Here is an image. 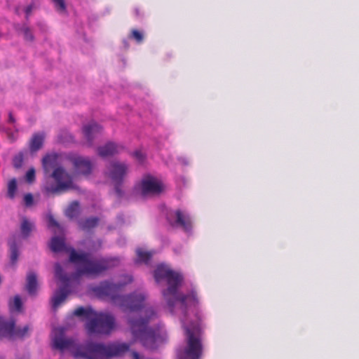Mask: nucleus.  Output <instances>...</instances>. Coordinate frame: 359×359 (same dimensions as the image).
<instances>
[{
	"mask_svg": "<svg viewBox=\"0 0 359 359\" xmlns=\"http://www.w3.org/2000/svg\"><path fill=\"white\" fill-rule=\"evenodd\" d=\"M154 278L158 283L163 280H166L168 283V287L163 290L162 294L171 314H175V309L177 307L182 315L181 322L184 318L187 321L201 318L196 291L192 289L189 294L179 291L184 280L181 273L169 269L164 264H160L154 271Z\"/></svg>",
	"mask_w": 359,
	"mask_h": 359,
	"instance_id": "f257e3e1",
	"label": "nucleus"
},
{
	"mask_svg": "<svg viewBox=\"0 0 359 359\" xmlns=\"http://www.w3.org/2000/svg\"><path fill=\"white\" fill-rule=\"evenodd\" d=\"M50 248L53 252H69V262L77 265L76 273L79 276L97 277L120 264V259L118 257L91 259L89 253L78 252L74 248L67 247L65 239L60 236H53L51 238Z\"/></svg>",
	"mask_w": 359,
	"mask_h": 359,
	"instance_id": "f03ea898",
	"label": "nucleus"
},
{
	"mask_svg": "<svg viewBox=\"0 0 359 359\" xmlns=\"http://www.w3.org/2000/svg\"><path fill=\"white\" fill-rule=\"evenodd\" d=\"M156 318H157L156 310L153 307H147L144 310V317L128 319V324L133 337L139 340L144 347L149 350L156 349L159 343L163 340L159 330L148 326L150 320Z\"/></svg>",
	"mask_w": 359,
	"mask_h": 359,
	"instance_id": "7ed1b4c3",
	"label": "nucleus"
},
{
	"mask_svg": "<svg viewBox=\"0 0 359 359\" xmlns=\"http://www.w3.org/2000/svg\"><path fill=\"white\" fill-rule=\"evenodd\" d=\"M58 158V154L53 152L47 154L42 158V166L46 172L49 171V169L54 168L50 177L54 179L55 183L46 182L44 185V191L47 194H57L69 189H78V186L73 182L72 179L67 173L65 168L62 166L57 167Z\"/></svg>",
	"mask_w": 359,
	"mask_h": 359,
	"instance_id": "20e7f679",
	"label": "nucleus"
},
{
	"mask_svg": "<svg viewBox=\"0 0 359 359\" xmlns=\"http://www.w3.org/2000/svg\"><path fill=\"white\" fill-rule=\"evenodd\" d=\"M201 318L198 320L191 319L182 320V326L184 331L185 346L179 347L176 351L177 359H199L202 355V328Z\"/></svg>",
	"mask_w": 359,
	"mask_h": 359,
	"instance_id": "39448f33",
	"label": "nucleus"
},
{
	"mask_svg": "<svg viewBox=\"0 0 359 359\" xmlns=\"http://www.w3.org/2000/svg\"><path fill=\"white\" fill-rule=\"evenodd\" d=\"M129 348L126 343L104 344L88 341L78 348L77 354L88 359L110 358L123 355Z\"/></svg>",
	"mask_w": 359,
	"mask_h": 359,
	"instance_id": "423d86ee",
	"label": "nucleus"
},
{
	"mask_svg": "<svg viewBox=\"0 0 359 359\" xmlns=\"http://www.w3.org/2000/svg\"><path fill=\"white\" fill-rule=\"evenodd\" d=\"M108 175L114 184V190L119 202L129 201L131 196L122 189L124 177L127 175L128 166L126 163L112 161L108 168Z\"/></svg>",
	"mask_w": 359,
	"mask_h": 359,
	"instance_id": "0eeeda50",
	"label": "nucleus"
},
{
	"mask_svg": "<svg viewBox=\"0 0 359 359\" xmlns=\"http://www.w3.org/2000/svg\"><path fill=\"white\" fill-rule=\"evenodd\" d=\"M163 190V183L156 177L147 174L144 175L142 180L136 183L133 189L134 196H147L149 195H158Z\"/></svg>",
	"mask_w": 359,
	"mask_h": 359,
	"instance_id": "6e6552de",
	"label": "nucleus"
},
{
	"mask_svg": "<svg viewBox=\"0 0 359 359\" xmlns=\"http://www.w3.org/2000/svg\"><path fill=\"white\" fill-rule=\"evenodd\" d=\"M114 325V317L111 314L103 313H97L96 316L86 324L90 334H109Z\"/></svg>",
	"mask_w": 359,
	"mask_h": 359,
	"instance_id": "1a4fd4ad",
	"label": "nucleus"
},
{
	"mask_svg": "<svg viewBox=\"0 0 359 359\" xmlns=\"http://www.w3.org/2000/svg\"><path fill=\"white\" fill-rule=\"evenodd\" d=\"M165 219L172 228H180L184 231L189 233L192 229V220L186 212L180 209L171 210L167 209L165 212Z\"/></svg>",
	"mask_w": 359,
	"mask_h": 359,
	"instance_id": "9d476101",
	"label": "nucleus"
},
{
	"mask_svg": "<svg viewBox=\"0 0 359 359\" xmlns=\"http://www.w3.org/2000/svg\"><path fill=\"white\" fill-rule=\"evenodd\" d=\"M121 306L131 312L139 311L144 307L146 294L143 292H133L119 297Z\"/></svg>",
	"mask_w": 359,
	"mask_h": 359,
	"instance_id": "9b49d317",
	"label": "nucleus"
},
{
	"mask_svg": "<svg viewBox=\"0 0 359 359\" xmlns=\"http://www.w3.org/2000/svg\"><path fill=\"white\" fill-rule=\"evenodd\" d=\"M73 164L75 170L80 175L88 176L93 172V163L88 158L78 155H72L68 157Z\"/></svg>",
	"mask_w": 359,
	"mask_h": 359,
	"instance_id": "f8f14e48",
	"label": "nucleus"
},
{
	"mask_svg": "<svg viewBox=\"0 0 359 359\" xmlns=\"http://www.w3.org/2000/svg\"><path fill=\"white\" fill-rule=\"evenodd\" d=\"M122 285L114 283L109 280L102 281L99 285L93 288V292L99 297H109L116 298L117 292Z\"/></svg>",
	"mask_w": 359,
	"mask_h": 359,
	"instance_id": "ddd939ff",
	"label": "nucleus"
},
{
	"mask_svg": "<svg viewBox=\"0 0 359 359\" xmlns=\"http://www.w3.org/2000/svg\"><path fill=\"white\" fill-rule=\"evenodd\" d=\"M9 252L10 264L15 266L20 254L22 242L17 235L13 234L7 241Z\"/></svg>",
	"mask_w": 359,
	"mask_h": 359,
	"instance_id": "4468645a",
	"label": "nucleus"
},
{
	"mask_svg": "<svg viewBox=\"0 0 359 359\" xmlns=\"http://www.w3.org/2000/svg\"><path fill=\"white\" fill-rule=\"evenodd\" d=\"M102 130V126L95 121H91L83 126L82 132L88 146L93 145L95 138L101 133Z\"/></svg>",
	"mask_w": 359,
	"mask_h": 359,
	"instance_id": "2eb2a0df",
	"label": "nucleus"
},
{
	"mask_svg": "<svg viewBox=\"0 0 359 359\" xmlns=\"http://www.w3.org/2000/svg\"><path fill=\"white\" fill-rule=\"evenodd\" d=\"M15 320L13 318L6 320L0 316V338H12L14 337Z\"/></svg>",
	"mask_w": 359,
	"mask_h": 359,
	"instance_id": "dca6fc26",
	"label": "nucleus"
},
{
	"mask_svg": "<svg viewBox=\"0 0 359 359\" xmlns=\"http://www.w3.org/2000/svg\"><path fill=\"white\" fill-rule=\"evenodd\" d=\"M53 346L55 349L62 351L68 350L74 347V341L72 339H66L64 337L63 332H60L58 335H55L53 340Z\"/></svg>",
	"mask_w": 359,
	"mask_h": 359,
	"instance_id": "f3484780",
	"label": "nucleus"
},
{
	"mask_svg": "<svg viewBox=\"0 0 359 359\" xmlns=\"http://www.w3.org/2000/svg\"><path fill=\"white\" fill-rule=\"evenodd\" d=\"M123 147L113 142H108L104 145L97 147V154L102 158L112 156L119 152V149Z\"/></svg>",
	"mask_w": 359,
	"mask_h": 359,
	"instance_id": "a211bd4d",
	"label": "nucleus"
},
{
	"mask_svg": "<svg viewBox=\"0 0 359 359\" xmlns=\"http://www.w3.org/2000/svg\"><path fill=\"white\" fill-rule=\"evenodd\" d=\"M69 286L63 285L56 290L51 298V304L53 309H56L67 297L69 290Z\"/></svg>",
	"mask_w": 359,
	"mask_h": 359,
	"instance_id": "6ab92c4d",
	"label": "nucleus"
},
{
	"mask_svg": "<svg viewBox=\"0 0 359 359\" xmlns=\"http://www.w3.org/2000/svg\"><path fill=\"white\" fill-rule=\"evenodd\" d=\"M34 229V223L29 220L26 217H22L20 225V237L25 240L27 239L30 237L32 232Z\"/></svg>",
	"mask_w": 359,
	"mask_h": 359,
	"instance_id": "aec40b11",
	"label": "nucleus"
},
{
	"mask_svg": "<svg viewBox=\"0 0 359 359\" xmlns=\"http://www.w3.org/2000/svg\"><path fill=\"white\" fill-rule=\"evenodd\" d=\"M45 135L43 133H34L29 141V150L32 154L38 151L43 144Z\"/></svg>",
	"mask_w": 359,
	"mask_h": 359,
	"instance_id": "412c9836",
	"label": "nucleus"
},
{
	"mask_svg": "<svg viewBox=\"0 0 359 359\" xmlns=\"http://www.w3.org/2000/svg\"><path fill=\"white\" fill-rule=\"evenodd\" d=\"M97 312L91 307L80 306L74 311V314L80 318H85L88 322L96 316Z\"/></svg>",
	"mask_w": 359,
	"mask_h": 359,
	"instance_id": "4be33fe9",
	"label": "nucleus"
},
{
	"mask_svg": "<svg viewBox=\"0 0 359 359\" xmlns=\"http://www.w3.org/2000/svg\"><path fill=\"white\" fill-rule=\"evenodd\" d=\"M38 281L36 274L34 272H29L27 276L26 289L29 294L34 295L36 293Z\"/></svg>",
	"mask_w": 359,
	"mask_h": 359,
	"instance_id": "5701e85b",
	"label": "nucleus"
},
{
	"mask_svg": "<svg viewBox=\"0 0 359 359\" xmlns=\"http://www.w3.org/2000/svg\"><path fill=\"white\" fill-rule=\"evenodd\" d=\"M54 269L55 278L61 283H62L64 285L69 286L70 278L64 271L61 264L58 262H56L55 264Z\"/></svg>",
	"mask_w": 359,
	"mask_h": 359,
	"instance_id": "b1692460",
	"label": "nucleus"
},
{
	"mask_svg": "<svg viewBox=\"0 0 359 359\" xmlns=\"http://www.w3.org/2000/svg\"><path fill=\"white\" fill-rule=\"evenodd\" d=\"M99 218L97 217H90L79 222V227L83 231H88L96 227L99 224Z\"/></svg>",
	"mask_w": 359,
	"mask_h": 359,
	"instance_id": "393cba45",
	"label": "nucleus"
},
{
	"mask_svg": "<svg viewBox=\"0 0 359 359\" xmlns=\"http://www.w3.org/2000/svg\"><path fill=\"white\" fill-rule=\"evenodd\" d=\"M137 259L136 260V263H144L148 265L151 259L152 253L150 252H144L141 249H137Z\"/></svg>",
	"mask_w": 359,
	"mask_h": 359,
	"instance_id": "a878e982",
	"label": "nucleus"
},
{
	"mask_svg": "<svg viewBox=\"0 0 359 359\" xmlns=\"http://www.w3.org/2000/svg\"><path fill=\"white\" fill-rule=\"evenodd\" d=\"M79 212V203L76 201H73L66 210V216L73 219L76 217Z\"/></svg>",
	"mask_w": 359,
	"mask_h": 359,
	"instance_id": "bb28decb",
	"label": "nucleus"
},
{
	"mask_svg": "<svg viewBox=\"0 0 359 359\" xmlns=\"http://www.w3.org/2000/svg\"><path fill=\"white\" fill-rule=\"evenodd\" d=\"M18 30L23 34L24 39L28 41H33L34 40V36L33 35L30 28L24 23L18 28Z\"/></svg>",
	"mask_w": 359,
	"mask_h": 359,
	"instance_id": "cd10ccee",
	"label": "nucleus"
},
{
	"mask_svg": "<svg viewBox=\"0 0 359 359\" xmlns=\"http://www.w3.org/2000/svg\"><path fill=\"white\" fill-rule=\"evenodd\" d=\"M27 151H21L15 155L13 158V165L15 169L22 168L24 162V156Z\"/></svg>",
	"mask_w": 359,
	"mask_h": 359,
	"instance_id": "c85d7f7f",
	"label": "nucleus"
},
{
	"mask_svg": "<svg viewBox=\"0 0 359 359\" xmlns=\"http://www.w3.org/2000/svg\"><path fill=\"white\" fill-rule=\"evenodd\" d=\"M18 189L17 180L15 178H13L8 183V197L11 199H13L15 198L16 191Z\"/></svg>",
	"mask_w": 359,
	"mask_h": 359,
	"instance_id": "c756f323",
	"label": "nucleus"
},
{
	"mask_svg": "<svg viewBox=\"0 0 359 359\" xmlns=\"http://www.w3.org/2000/svg\"><path fill=\"white\" fill-rule=\"evenodd\" d=\"M29 325H25L23 327H15V332H14V337H17L18 338L22 339L25 337L26 336H28V332L29 331Z\"/></svg>",
	"mask_w": 359,
	"mask_h": 359,
	"instance_id": "7c9ffc66",
	"label": "nucleus"
},
{
	"mask_svg": "<svg viewBox=\"0 0 359 359\" xmlns=\"http://www.w3.org/2000/svg\"><path fill=\"white\" fill-rule=\"evenodd\" d=\"M11 309L15 310L16 311H20L22 308V302L19 295H15L13 298V305H10Z\"/></svg>",
	"mask_w": 359,
	"mask_h": 359,
	"instance_id": "2f4dec72",
	"label": "nucleus"
},
{
	"mask_svg": "<svg viewBox=\"0 0 359 359\" xmlns=\"http://www.w3.org/2000/svg\"><path fill=\"white\" fill-rule=\"evenodd\" d=\"M48 228H57L60 229V224L55 219L54 217L52 215H48Z\"/></svg>",
	"mask_w": 359,
	"mask_h": 359,
	"instance_id": "473e14b6",
	"label": "nucleus"
},
{
	"mask_svg": "<svg viewBox=\"0 0 359 359\" xmlns=\"http://www.w3.org/2000/svg\"><path fill=\"white\" fill-rule=\"evenodd\" d=\"M35 180V170L34 168H32L30 169H29L27 170V172H26V180L29 182V183H32Z\"/></svg>",
	"mask_w": 359,
	"mask_h": 359,
	"instance_id": "72a5a7b5",
	"label": "nucleus"
},
{
	"mask_svg": "<svg viewBox=\"0 0 359 359\" xmlns=\"http://www.w3.org/2000/svg\"><path fill=\"white\" fill-rule=\"evenodd\" d=\"M23 201L27 207H30L34 203V198L32 194L28 193L24 196Z\"/></svg>",
	"mask_w": 359,
	"mask_h": 359,
	"instance_id": "f704fd0d",
	"label": "nucleus"
},
{
	"mask_svg": "<svg viewBox=\"0 0 359 359\" xmlns=\"http://www.w3.org/2000/svg\"><path fill=\"white\" fill-rule=\"evenodd\" d=\"M133 157L137 160L140 163H142L145 160V155L139 150H136L133 154Z\"/></svg>",
	"mask_w": 359,
	"mask_h": 359,
	"instance_id": "c9c22d12",
	"label": "nucleus"
},
{
	"mask_svg": "<svg viewBox=\"0 0 359 359\" xmlns=\"http://www.w3.org/2000/svg\"><path fill=\"white\" fill-rule=\"evenodd\" d=\"M132 36L138 42L140 43L143 40V35L139 31L134 29L132 32Z\"/></svg>",
	"mask_w": 359,
	"mask_h": 359,
	"instance_id": "e433bc0d",
	"label": "nucleus"
},
{
	"mask_svg": "<svg viewBox=\"0 0 359 359\" xmlns=\"http://www.w3.org/2000/svg\"><path fill=\"white\" fill-rule=\"evenodd\" d=\"M55 3V6L58 8L59 10L63 11L66 9V5L65 3V0H53Z\"/></svg>",
	"mask_w": 359,
	"mask_h": 359,
	"instance_id": "4c0bfd02",
	"label": "nucleus"
},
{
	"mask_svg": "<svg viewBox=\"0 0 359 359\" xmlns=\"http://www.w3.org/2000/svg\"><path fill=\"white\" fill-rule=\"evenodd\" d=\"M34 7V4H31L29 5H28L25 9V14H26V19L28 20L29 18V15L30 14V13L32 12V11L33 10Z\"/></svg>",
	"mask_w": 359,
	"mask_h": 359,
	"instance_id": "58836bf2",
	"label": "nucleus"
},
{
	"mask_svg": "<svg viewBox=\"0 0 359 359\" xmlns=\"http://www.w3.org/2000/svg\"><path fill=\"white\" fill-rule=\"evenodd\" d=\"M177 160L179 162H180L181 163H182L184 165H187L189 164L188 160L185 157H183V156L178 157Z\"/></svg>",
	"mask_w": 359,
	"mask_h": 359,
	"instance_id": "ea45409f",
	"label": "nucleus"
},
{
	"mask_svg": "<svg viewBox=\"0 0 359 359\" xmlns=\"http://www.w3.org/2000/svg\"><path fill=\"white\" fill-rule=\"evenodd\" d=\"M8 122L11 123H14L15 122V119L11 112H9L8 114Z\"/></svg>",
	"mask_w": 359,
	"mask_h": 359,
	"instance_id": "a19ab883",
	"label": "nucleus"
},
{
	"mask_svg": "<svg viewBox=\"0 0 359 359\" xmlns=\"http://www.w3.org/2000/svg\"><path fill=\"white\" fill-rule=\"evenodd\" d=\"M133 356H134V359H142L140 357V355L138 354V353H137V352L133 353Z\"/></svg>",
	"mask_w": 359,
	"mask_h": 359,
	"instance_id": "79ce46f5",
	"label": "nucleus"
},
{
	"mask_svg": "<svg viewBox=\"0 0 359 359\" xmlns=\"http://www.w3.org/2000/svg\"><path fill=\"white\" fill-rule=\"evenodd\" d=\"M123 43L126 48H128L129 46V44L126 40H123Z\"/></svg>",
	"mask_w": 359,
	"mask_h": 359,
	"instance_id": "37998d69",
	"label": "nucleus"
},
{
	"mask_svg": "<svg viewBox=\"0 0 359 359\" xmlns=\"http://www.w3.org/2000/svg\"><path fill=\"white\" fill-rule=\"evenodd\" d=\"M135 11L136 15L138 16L139 15V10L137 8H136Z\"/></svg>",
	"mask_w": 359,
	"mask_h": 359,
	"instance_id": "c03bdc74",
	"label": "nucleus"
},
{
	"mask_svg": "<svg viewBox=\"0 0 359 359\" xmlns=\"http://www.w3.org/2000/svg\"><path fill=\"white\" fill-rule=\"evenodd\" d=\"M0 359H4V358H0Z\"/></svg>",
	"mask_w": 359,
	"mask_h": 359,
	"instance_id": "a18cd8bd",
	"label": "nucleus"
}]
</instances>
